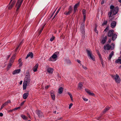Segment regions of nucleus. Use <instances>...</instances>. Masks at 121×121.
Listing matches in <instances>:
<instances>
[{
    "label": "nucleus",
    "instance_id": "25",
    "mask_svg": "<svg viewBox=\"0 0 121 121\" xmlns=\"http://www.w3.org/2000/svg\"><path fill=\"white\" fill-rule=\"evenodd\" d=\"M51 96L52 99L53 100H54L55 99V96L53 92L51 93Z\"/></svg>",
    "mask_w": 121,
    "mask_h": 121
},
{
    "label": "nucleus",
    "instance_id": "58",
    "mask_svg": "<svg viewBox=\"0 0 121 121\" xmlns=\"http://www.w3.org/2000/svg\"><path fill=\"white\" fill-rule=\"evenodd\" d=\"M24 102L25 101H23L22 102L21 104V105L22 106V105H23L24 104Z\"/></svg>",
    "mask_w": 121,
    "mask_h": 121
},
{
    "label": "nucleus",
    "instance_id": "11",
    "mask_svg": "<svg viewBox=\"0 0 121 121\" xmlns=\"http://www.w3.org/2000/svg\"><path fill=\"white\" fill-rule=\"evenodd\" d=\"M13 62V61H11L10 60L9 62L8 65L7 67V70H9L10 68L11 67Z\"/></svg>",
    "mask_w": 121,
    "mask_h": 121
},
{
    "label": "nucleus",
    "instance_id": "33",
    "mask_svg": "<svg viewBox=\"0 0 121 121\" xmlns=\"http://www.w3.org/2000/svg\"><path fill=\"white\" fill-rule=\"evenodd\" d=\"M45 25V24H44L43 26H41V28H42L41 29V30H40V31L39 33V35H40V34L41 33Z\"/></svg>",
    "mask_w": 121,
    "mask_h": 121
},
{
    "label": "nucleus",
    "instance_id": "6",
    "mask_svg": "<svg viewBox=\"0 0 121 121\" xmlns=\"http://www.w3.org/2000/svg\"><path fill=\"white\" fill-rule=\"evenodd\" d=\"M36 113L39 118H42L43 116V112L40 110H37L36 111Z\"/></svg>",
    "mask_w": 121,
    "mask_h": 121
},
{
    "label": "nucleus",
    "instance_id": "60",
    "mask_svg": "<svg viewBox=\"0 0 121 121\" xmlns=\"http://www.w3.org/2000/svg\"><path fill=\"white\" fill-rule=\"evenodd\" d=\"M3 115V114L2 113H0V116L2 117Z\"/></svg>",
    "mask_w": 121,
    "mask_h": 121
},
{
    "label": "nucleus",
    "instance_id": "39",
    "mask_svg": "<svg viewBox=\"0 0 121 121\" xmlns=\"http://www.w3.org/2000/svg\"><path fill=\"white\" fill-rule=\"evenodd\" d=\"M114 6L113 5H111L110 7V10H112H112H113L114 8Z\"/></svg>",
    "mask_w": 121,
    "mask_h": 121
},
{
    "label": "nucleus",
    "instance_id": "18",
    "mask_svg": "<svg viewBox=\"0 0 121 121\" xmlns=\"http://www.w3.org/2000/svg\"><path fill=\"white\" fill-rule=\"evenodd\" d=\"M79 3L76 4L74 6V12H75L77 9L79 5Z\"/></svg>",
    "mask_w": 121,
    "mask_h": 121
},
{
    "label": "nucleus",
    "instance_id": "7",
    "mask_svg": "<svg viewBox=\"0 0 121 121\" xmlns=\"http://www.w3.org/2000/svg\"><path fill=\"white\" fill-rule=\"evenodd\" d=\"M69 11H65L64 13V14L67 15H69L70 13L72 12V9L71 6L69 7V8L68 9Z\"/></svg>",
    "mask_w": 121,
    "mask_h": 121
},
{
    "label": "nucleus",
    "instance_id": "29",
    "mask_svg": "<svg viewBox=\"0 0 121 121\" xmlns=\"http://www.w3.org/2000/svg\"><path fill=\"white\" fill-rule=\"evenodd\" d=\"M16 56L15 54H14L13 56H12V57L11 58L10 60L11 61H13V62H14V60L15 59V56Z\"/></svg>",
    "mask_w": 121,
    "mask_h": 121
},
{
    "label": "nucleus",
    "instance_id": "10",
    "mask_svg": "<svg viewBox=\"0 0 121 121\" xmlns=\"http://www.w3.org/2000/svg\"><path fill=\"white\" fill-rule=\"evenodd\" d=\"M114 31L113 30H111L108 31V35L109 37H111L114 34Z\"/></svg>",
    "mask_w": 121,
    "mask_h": 121
},
{
    "label": "nucleus",
    "instance_id": "31",
    "mask_svg": "<svg viewBox=\"0 0 121 121\" xmlns=\"http://www.w3.org/2000/svg\"><path fill=\"white\" fill-rule=\"evenodd\" d=\"M115 62L117 63L121 64V59H118L116 60Z\"/></svg>",
    "mask_w": 121,
    "mask_h": 121
},
{
    "label": "nucleus",
    "instance_id": "59",
    "mask_svg": "<svg viewBox=\"0 0 121 121\" xmlns=\"http://www.w3.org/2000/svg\"><path fill=\"white\" fill-rule=\"evenodd\" d=\"M104 0H102L101 2V4H104Z\"/></svg>",
    "mask_w": 121,
    "mask_h": 121
},
{
    "label": "nucleus",
    "instance_id": "15",
    "mask_svg": "<svg viewBox=\"0 0 121 121\" xmlns=\"http://www.w3.org/2000/svg\"><path fill=\"white\" fill-rule=\"evenodd\" d=\"M116 22L115 21H113L111 23V26L112 28H114L116 26Z\"/></svg>",
    "mask_w": 121,
    "mask_h": 121
},
{
    "label": "nucleus",
    "instance_id": "17",
    "mask_svg": "<svg viewBox=\"0 0 121 121\" xmlns=\"http://www.w3.org/2000/svg\"><path fill=\"white\" fill-rule=\"evenodd\" d=\"M86 51L88 56L92 54V52L91 51V50L90 49H87L86 50Z\"/></svg>",
    "mask_w": 121,
    "mask_h": 121
},
{
    "label": "nucleus",
    "instance_id": "44",
    "mask_svg": "<svg viewBox=\"0 0 121 121\" xmlns=\"http://www.w3.org/2000/svg\"><path fill=\"white\" fill-rule=\"evenodd\" d=\"M15 2H16L15 1V0H13V2H12L11 5L13 6L15 3Z\"/></svg>",
    "mask_w": 121,
    "mask_h": 121
},
{
    "label": "nucleus",
    "instance_id": "1",
    "mask_svg": "<svg viewBox=\"0 0 121 121\" xmlns=\"http://www.w3.org/2000/svg\"><path fill=\"white\" fill-rule=\"evenodd\" d=\"M30 81V75L28 72H26L23 84V89L24 90L26 89L28 84H29Z\"/></svg>",
    "mask_w": 121,
    "mask_h": 121
},
{
    "label": "nucleus",
    "instance_id": "9",
    "mask_svg": "<svg viewBox=\"0 0 121 121\" xmlns=\"http://www.w3.org/2000/svg\"><path fill=\"white\" fill-rule=\"evenodd\" d=\"M111 47V46L108 44H107L105 45L104 47V48L105 50H109Z\"/></svg>",
    "mask_w": 121,
    "mask_h": 121
},
{
    "label": "nucleus",
    "instance_id": "48",
    "mask_svg": "<svg viewBox=\"0 0 121 121\" xmlns=\"http://www.w3.org/2000/svg\"><path fill=\"white\" fill-rule=\"evenodd\" d=\"M82 99L84 101H87L88 99L85 98L84 97H82Z\"/></svg>",
    "mask_w": 121,
    "mask_h": 121
},
{
    "label": "nucleus",
    "instance_id": "16",
    "mask_svg": "<svg viewBox=\"0 0 121 121\" xmlns=\"http://www.w3.org/2000/svg\"><path fill=\"white\" fill-rule=\"evenodd\" d=\"M21 69H18L17 70H16L14 71L12 73V74L13 75H15L19 73L20 72Z\"/></svg>",
    "mask_w": 121,
    "mask_h": 121
},
{
    "label": "nucleus",
    "instance_id": "63",
    "mask_svg": "<svg viewBox=\"0 0 121 121\" xmlns=\"http://www.w3.org/2000/svg\"><path fill=\"white\" fill-rule=\"evenodd\" d=\"M10 55H9L8 56L7 58V59H8L9 57H10Z\"/></svg>",
    "mask_w": 121,
    "mask_h": 121
},
{
    "label": "nucleus",
    "instance_id": "8",
    "mask_svg": "<svg viewBox=\"0 0 121 121\" xmlns=\"http://www.w3.org/2000/svg\"><path fill=\"white\" fill-rule=\"evenodd\" d=\"M118 9V7H116L113 10H112V15H115L117 13Z\"/></svg>",
    "mask_w": 121,
    "mask_h": 121
},
{
    "label": "nucleus",
    "instance_id": "32",
    "mask_svg": "<svg viewBox=\"0 0 121 121\" xmlns=\"http://www.w3.org/2000/svg\"><path fill=\"white\" fill-rule=\"evenodd\" d=\"M90 57V58L93 60H95V57L93 56L92 54L89 56Z\"/></svg>",
    "mask_w": 121,
    "mask_h": 121
},
{
    "label": "nucleus",
    "instance_id": "46",
    "mask_svg": "<svg viewBox=\"0 0 121 121\" xmlns=\"http://www.w3.org/2000/svg\"><path fill=\"white\" fill-rule=\"evenodd\" d=\"M96 51L97 52V53L99 55V56H100V52H99V51L98 50H96Z\"/></svg>",
    "mask_w": 121,
    "mask_h": 121
},
{
    "label": "nucleus",
    "instance_id": "47",
    "mask_svg": "<svg viewBox=\"0 0 121 121\" xmlns=\"http://www.w3.org/2000/svg\"><path fill=\"white\" fill-rule=\"evenodd\" d=\"M109 29V27H107L104 30V31H107Z\"/></svg>",
    "mask_w": 121,
    "mask_h": 121
},
{
    "label": "nucleus",
    "instance_id": "21",
    "mask_svg": "<svg viewBox=\"0 0 121 121\" xmlns=\"http://www.w3.org/2000/svg\"><path fill=\"white\" fill-rule=\"evenodd\" d=\"M38 66V64H36V65L34 67L33 70L34 72L36 71L37 69Z\"/></svg>",
    "mask_w": 121,
    "mask_h": 121
},
{
    "label": "nucleus",
    "instance_id": "50",
    "mask_svg": "<svg viewBox=\"0 0 121 121\" xmlns=\"http://www.w3.org/2000/svg\"><path fill=\"white\" fill-rule=\"evenodd\" d=\"M94 31H95V32L98 33V31H97V30H96V27H95V29H94Z\"/></svg>",
    "mask_w": 121,
    "mask_h": 121
},
{
    "label": "nucleus",
    "instance_id": "38",
    "mask_svg": "<svg viewBox=\"0 0 121 121\" xmlns=\"http://www.w3.org/2000/svg\"><path fill=\"white\" fill-rule=\"evenodd\" d=\"M68 94L69 95L71 100H73V99L72 95L69 92L68 93Z\"/></svg>",
    "mask_w": 121,
    "mask_h": 121
},
{
    "label": "nucleus",
    "instance_id": "54",
    "mask_svg": "<svg viewBox=\"0 0 121 121\" xmlns=\"http://www.w3.org/2000/svg\"><path fill=\"white\" fill-rule=\"evenodd\" d=\"M77 61L78 63H79L81 65H81V61L79 60H77Z\"/></svg>",
    "mask_w": 121,
    "mask_h": 121
},
{
    "label": "nucleus",
    "instance_id": "28",
    "mask_svg": "<svg viewBox=\"0 0 121 121\" xmlns=\"http://www.w3.org/2000/svg\"><path fill=\"white\" fill-rule=\"evenodd\" d=\"M83 86V85L82 82H80L79 83L78 86V87L80 89H81Z\"/></svg>",
    "mask_w": 121,
    "mask_h": 121
},
{
    "label": "nucleus",
    "instance_id": "40",
    "mask_svg": "<svg viewBox=\"0 0 121 121\" xmlns=\"http://www.w3.org/2000/svg\"><path fill=\"white\" fill-rule=\"evenodd\" d=\"M60 9V8H59L58 10L56 12V13H55V15H54V17H55L56 15H57V14L58 13Z\"/></svg>",
    "mask_w": 121,
    "mask_h": 121
},
{
    "label": "nucleus",
    "instance_id": "56",
    "mask_svg": "<svg viewBox=\"0 0 121 121\" xmlns=\"http://www.w3.org/2000/svg\"><path fill=\"white\" fill-rule=\"evenodd\" d=\"M13 109L12 110H9L8 111V112H12L13 111Z\"/></svg>",
    "mask_w": 121,
    "mask_h": 121
},
{
    "label": "nucleus",
    "instance_id": "22",
    "mask_svg": "<svg viewBox=\"0 0 121 121\" xmlns=\"http://www.w3.org/2000/svg\"><path fill=\"white\" fill-rule=\"evenodd\" d=\"M114 53V52L112 51L110 54L109 57L108 58V59L109 60H110L111 59L112 56L113 55Z\"/></svg>",
    "mask_w": 121,
    "mask_h": 121
},
{
    "label": "nucleus",
    "instance_id": "51",
    "mask_svg": "<svg viewBox=\"0 0 121 121\" xmlns=\"http://www.w3.org/2000/svg\"><path fill=\"white\" fill-rule=\"evenodd\" d=\"M83 22H84L86 20V16H83Z\"/></svg>",
    "mask_w": 121,
    "mask_h": 121
},
{
    "label": "nucleus",
    "instance_id": "49",
    "mask_svg": "<svg viewBox=\"0 0 121 121\" xmlns=\"http://www.w3.org/2000/svg\"><path fill=\"white\" fill-rule=\"evenodd\" d=\"M13 7V5H11L8 8L9 9H12V8Z\"/></svg>",
    "mask_w": 121,
    "mask_h": 121
},
{
    "label": "nucleus",
    "instance_id": "5",
    "mask_svg": "<svg viewBox=\"0 0 121 121\" xmlns=\"http://www.w3.org/2000/svg\"><path fill=\"white\" fill-rule=\"evenodd\" d=\"M84 24V23H82L81 25L80 29L81 33L83 34V35L85 34Z\"/></svg>",
    "mask_w": 121,
    "mask_h": 121
},
{
    "label": "nucleus",
    "instance_id": "64",
    "mask_svg": "<svg viewBox=\"0 0 121 121\" xmlns=\"http://www.w3.org/2000/svg\"><path fill=\"white\" fill-rule=\"evenodd\" d=\"M101 64H102V65L103 66V61L102 60L101 61Z\"/></svg>",
    "mask_w": 121,
    "mask_h": 121
},
{
    "label": "nucleus",
    "instance_id": "62",
    "mask_svg": "<svg viewBox=\"0 0 121 121\" xmlns=\"http://www.w3.org/2000/svg\"><path fill=\"white\" fill-rule=\"evenodd\" d=\"M111 39H109V40H108V42L109 43H110L111 42Z\"/></svg>",
    "mask_w": 121,
    "mask_h": 121
},
{
    "label": "nucleus",
    "instance_id": "41",
    "mask_svg": "<svg viewBox=\"0 0 121 121\" xmlns=\"http://www.w3.org/2000/svg\"><path fill=\"white\" fill-rule=\"evenodd\" d=\"M55 38V37L54 36H52L51 38L50 39V41L51 42L52 41L54 40Z\"/></svg>",
    "mask_w": 121,
    "mask_h": 121
},
{
    "label": "nucleus",
    "instance_id": "19",
    "mask_svg": "<svg viewBox=\"0 0 121 121\" xmlns=\"http://www.w3.org/2000/svg\"><path fill=\"white\" fill-rule=\"evenodd\" d=\"M29 94L28 93H26L23 94V98L24 99H26L28 96Z\"/></svg>",
    "mask_w": 121,
    "mask_h": 121
},
{
    "label": "nucleus",
    "instance_id": "30",
    "mask_svg": "<svg viewBox=\"0 0 121 121\" xmlns=\"http://www.w3.org/2000/svg\"><path fill=\"white\" fill-rule=\"evenodd\" d=\"M112 10H110L109 12L108 13V17H110L112 16Z\"/></svg>",
    "mask_w": 121,
    "mask_h": 121
},
{
    "label": "nucleus",
    "instance_id": "26",
    "mask_svg": "<svg viewBox=\"0 0 121 121\" xmlns=\"http://www.w3.org/2000/svg\"><path fill=\"white\" fill-rule=\"evenodd\" d=\"M18 64L19 65V67H21L22 65V60L20 58L18 61Z\"/></svg>",
    "mask_w": 121,
    "mask_h": 121
},
{
    "label": "nucleus",
    "instance_id": "37",
    "mask_svg": "<svg viewBox=\"0 0 121 121\" xmlns=\"http://www.w3.org/2000/svg\"><path fill=\"white\" fill-rule=\"evenodd\" d=\"M21 117L24 120H27V118L25 116L23 115H21Z\"/></svg>",
    "mask_w": 121,
    "mask_h": 121
},
{
    "label": "nucleus",
    "instance_id": "36",
    "mask_svg": "<svg viewBox=\"0 0 121 121\" xmlns=\"http://www.w3.org/2000/svg\"><path fill=\"white\" fill-rule=\"evenodd\" d=\"M113 15H112V16H111L110 17H109V21H112L113 19Z\"/></svg>",
    "mask_w": 121,
    "mask_h": 121
},
{
    "label": "nucleus",
    "instance_id": "14",
    "mask_svg": "<svg viewBox=\"0 0 121 121\" xmlns=\"http://www.w3.org/2000/svg\"><path fill=\"white\" fill-rule=\"evenodd\" d=\"M85 90L86 92L90 95L92 96H94L95 95V94L94 93H91L90 91L87 89H85Z\"/></svg>",
    "mask_w": 121,
    "mask_h": 121
},
{
    "label": "nucleus",
    "instance_id": "13",
    "mask_svg": "<svg viewBox=\"0 0 121 121\" xmlns=\"http://www.w3.org/2000/svg\"><path fill=\"white\" fill-rule=\"evenodd\" d=\"M30 57L31 58H32L33 57V53L32 52H30L27 55L26 59H27L29 57Z\"/></svg>",
    "mask_w": 121,
    "mask_h": 121
},
{
    "label": "nucleus",
    "instance_id": "3",
    "mask_svg": "<svg viewBox=\"0 0 121 121\" xmlns=\"http://www.w3.org/2000/svg\"><path fill=\"white\" fill-rule=\"evenodd\" d=\"M112 78L114 79L116 82L117 83H119L120 82L121 80L119 76L117 74L116 75L112 76Z\"/></svg>",
    "mask_w": 121,
    "mask_h": 121
},
{
    "label": "nucleus",
    "instance_id": "57",
    "mask_svg": "<svg viewBox=\"0 0 121 121\" xmlns=\"http://www.w3.org/2000/svg\"><path fill=\"white\" fill-rule=\"evenodd\" d=\"M11 101H10V100H8V101H7L6 102V103H7V104H8V103H9Z\"/></svg>",
    "mask_w": 121,
    "mask_h": 121
},
{
    "label": "nucleus",
    "instance_id": "42",
    "mask_svg": "<svg viewBox=\"0 0 121 121\" xmlns=\"http://www.w3.org/2000/svg\"><path fill=\"white\" fill-rule=\"evenodd\" d=\"M20 108V107H18L17 108H16L13 109V111H15L18 109H19Z\"/></svg>",
    "mask_w": 121,
    "mask_h": 121
},
{
    "label": "nucleus",
    "instance_id": "52",
    "mask_svg": "<svg viewBox=\"0 0 121 121\" xmlns=\"http://www.w3.org/2000/svg\"><path fill=\"white\" fill-rule=\"evenodd\" d=\"M72 105H73V104L72 103L70 104V105H69V109L70 108Z\"/></svg>",
    "mask_w": 121,
    "mask_h": 121
},
{
    "label": "nucleus",
    "instance_id": "45",
    "mask_svg": "<svg viewBox=\"0 0 121 121\" xmlns=\"http://www.w3.org/2000/svg\"><path fill=\"white\" fill-rule=\"evenodd\" d=\"M62 119V117H58L56 118V120L57 121H58V120H59L60 119Z\"/></svg>",
    "mask_w": 121,
    "mask_h": 121
},
{
    "label": "nucleus",
    "instance_id": "20",
    "mask_svg": "<svg viewBox=\"0 0 121 121\" xmlns=\"http://www.w3.org/2000/svg\"><path fill=\"white\" fill-rule=\"evenodd\" d=\"M107 38V36H105L104 38L103 39L101 42V43H102L103 44L106 41Z\"/></svg>",
    "mask_w": 121,
    "mask_h": 121
},
{
    "label": "nucleus",
    "instance_id": "4",
    "mask_svg": "<svg viewBox=\"0 0 121 121\" xmlns=\"http://www.w3.org/2000/svg\"><path fill=\"white\" fill-rule=\"evenodd\" d=\"M59 53L58 52H55L50 58L49 60L54 61L55 60H54V59L57 58V56L56 55L57 53Z\"/></svg>",
    "mask_w": 121,
    "mask_h": 121
},
{
    "label": "nucleus",
    "instance_id": "61",
    "mask_svg": "<svg viewBox=\"0 0 121 121\" xmlns=\"http://www.w3.org/2000/svg\"><path fill=\"white\" fill-rule=\"evenodd\" d=\"M19 47V46H18V47H17V48H16V49H15V52H16L17 51V49H18V48Z\"/></svg>",
    "mask_w": 121,
    "mask_h": 121
},
{
    "label": "nucleus",
    "instance_id": "27",
    "mask_svg": "<svg viewBox=\"0 0 121 121\" xmlns=\"http://www.w3.org/2000/svg\"><path fill=\"white\" fill-rule=\"evenodd\" d=\"M110 108L109 107H105V108L103 111V112L104 113L105 112L107 111Z\"/></svg>",
    "mask_w": 121,
    "mask_h": 121
},
{
    "label": "nucleus",
    "instance_id": "23",
    "mask_svg": "<svg viewBox=\"0 0 121 121\" xmlns=\"http://www.w3.org/2000/svg\"><path fill=\"white\" fill-rule=\"evenodd\" d=\"M117 35L116 34H114L112 36V39L113 41L115 40L117 38Z\"/></svg>",
    "mask_w": 121,
    "mask_h": 121
},
{
    "label": "nucleus",
    "instance_id": "12",
    "mask_svg": "<svg viewBox=\"0 0 121 121\" xmlns=\"http://www.w3.org/2000/svg\"><path fill=\"white\" fill-rule=\"evenodd\" d=\"M47 70L48 73L51 74L53 73L54 70L53 69L49 67H48L47 68Z\"/></svg>",
    "mask_w": 121,
    "mask_h": 121
},
{
    "label": "nucleus",
    "instance_id": "24",
    "mask_svg": "<svg viewBox=\"0 0 121 121\" xmlns=\"http://www.w3.org/2000/svg\"><path fill=\"white\" fill-rule=\"evenodd\" d=\"M63 88L62 87H61L59 88L58 89V93L59 94H61L63 92Z\"/></svg>",
    "mask_w": 121,
    "mask_h": 121
},
{
    "label": "nucleus",
    "instance_id": "2",
    "mask_svg": "<svg viewBox=\"0 0 121 121\" xmlns=\"http://www.w3.org/2000/svg\"><path fill=\"white\" fill-rule=\"evenodd\" d=\"M23 0H18L15 6L17 8L16 9L17 12L18 11V9L20 7Z\"/></svg>",
    "mask_w": 121,
    "mask_h": 121
},
{
    "label": "nucleus",
    "instance_id": "55",
    "mask_svg": "<svg viewBox=\"0 0 121 121\" xmlns=\"http://www.w3.org/2000/svg\"><path fill=\"white\" fill-rule=\"evenodd\" d=\"M49 86H48V85H47L46 86H45V88L46 89H47L49 87Z\"/></svg>",
    "mask_w": 121,
    "mask_h": 121
},
{
    "label": "nucleus",
    "instance_id": "35",
    "mask_svg": "<svg viewBox=\"0 0 121 121\" xmlns=\"http://www.w3.org/2000/svg\"><path fill=\"white\" fill-rule=\"evenodd\" d=\"M86 10L85 9H83L82 10V14L83 16H86Z\"/></svg>",
    "mask_w": 121,
    "mask_h": 121
},
{
    "label": "nucleus",
    "instance_id": "34",
    "mask_svg": "<svg viewBox=\"0 0 121 121\" xmlns=\"http://www.w3.org/2000/svg\"><path fill=\"white\" fill-rule=\"evenodd\" d=\"M107 23L108 22L107 20H104L103 23L102 24V25H103V26H104L105 25L107 24Z\"/></svg>",
    "mask_w": 121,
    "mask_h": 121
},
{
    "label": "nucleus",
    "instance_id": "53",
    "mask_svg": "<svg viewBox=\"0 0 121 121\" xmlns=\"http://www.w3.org/2000/svg\"><path fill=\"white\" fill-rule=\"evenodd\" d=\"M7 103H6V102H5V103H4V104H3L2 106H3V107H4L5 106H6V105H7Z\"/></svg>",
    "mask_w": 121,
    "mask_h": 121
},
{
    "label": "nucleus",
    "instance_id": "43",
    "mask_svg": "<svg viewBox=\"0 0 121 121\" xmlns=\"http://www.w3.org/2000/svg\"><path fill=\"white\" fill-rule=\"evenodd\" d=\"M82 67L85 69L86 70L87 69V67L85 66H84L82 65H81Z\"/></svg>",
    "mask_w": 121,
    "mask_h": 121
}]
</instances>
